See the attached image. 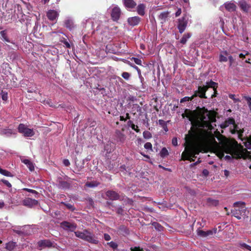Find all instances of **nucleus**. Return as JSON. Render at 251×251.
<instances>
[{"label": "nucleus", "mask_w": 251, "mask_h": 251, "mask_svg": "<svg viewBox=\"0 0 251 251\" xmlns=\"http://www.w3.org/2000/svg\"><path fill=\"white\" fill-rule=\"evenodd\" d=\"M191 122L192 127L195 128L194 133L189 131L190 134L186 135L184 151L182 153L181 159L183 160L193 161V158L201 151V147L194 144V139L196 135L202 138L209 136L208 130L213 129L212 123L216 121L215 118L210 115V112L205 109H201L195 115L187 116Z\"/></svg>", "instance_id": "nucleus-1"}, {"label": "nucleus", "mask_w": 251, "mask_h": 251, "mask_svg": "<svg viewBox=\"0 0 251 251\" xmlns=\"http://www.w3.org/2000/svg\"><path fill=\"white\" fill-rule=\"evenodd\" d=\"M215 152L217 156L222 158L225 153L230 154L233 157L240 158L243 157L246 150L238 145L236 141H226L220 145L216 142L214 143Z\"/></svg>", "instance_id": "nucleus-2"}, {"label": "nucleus", "mask_w": 251, "mask_h": 251, "mask_svg": "<svg viewBox=\"0 0 251 251\" xmlns=\"http://www.w3.org/2000/svg\"><path fill=\"white\" fill-rule=\"evenodd\" d=\"M87 23L88 25L92 27L94 30L100 31L101 33L105 31L108 26L107 21L103 16H101L100 19L95 20L93 22L88 20Z\"/></svg>", "instance_id": "nucleus-3"}, {"label": "nucleus", "mask_w": 251, "mask_h": 251, "mask_svg": "<svg viewBox=\"0 0 251 251\" xmlns=\"http://www.w3.org/2000/svg\"><path fill=\"white\" fill-rule=\"evenodd\" d=\"M75 234L77 237L89 243L94 244H98L99 243L98 238L87 229H85L83 231H75Z\"/></svg>", "instance_id": "nucleus-4"}, {"label": "nucleus", "mask_w": 251, "mask_h": 251, "mask_svg": "<svg viewBox=\"0 0 251 251\" xmlns=\"http://www.w3.org/2000/svg\"><path fill=\"white\" fill-rule=\"evenodd\" d=\"M234 209L231 210L232 214L237 219H241V217L246 215L247 208L245 203L243 201H237L233 203Z\"/></svg>", "instance_id": "nucleus-5"}, {"label": "nucleus", "mask_w": 251, "mask_h": 251, "mask_svg": "<svg viewBox=\"0 0 251 251\" xmlns=\"http://www.w3.org/2000/svg\"><path fill=\"white\" fill-rule=\"evenodd\" d=\"M189 16L187 14H184L183 16L177 20V27L179 33H183L185 30L189 21Z\"/></svg>", "instance_id": "nucleus-6"}, {"label": "nucleus", "mask_w": 251, "mask_h": 251, "mask_svg": "<svg viewBox=\"0 0 251 251\" xmlns=\"http://www.w3.org/2000/svg\"><path fill=\"white\" fill-rule=\"evenodd\" d=\"M18 131L25 137H32L34 135V132L31 129L28 128L23 124H20L18 126Z\"/></svg>", "instance_id": "nucleus-7"}, {"label": "nucleus", "mask_w": 251, "mask_h": 251, "mask_svg": "<svg viewBox=\"0 0 251 251\" xmlns=\"http://www.w3.org/2000/svg\"><path fill=\"white\" fill-rule=\"evenodd\" d=\"M108 10L111 12V16L112 20L114 21H118L121 14L120 8L117 5H112Z\"/></svg>", "instance_id": "nucleus-8"}, {"label": "nucleus", "mask_w": 251, "mask_h": 251, "mask_svg": "<svg viewBox=\"0 0 251 251\" xmlns=\"http://www.w3.org/2000/svg\"><path fill=\"white\" fill-rule=\"evenodd\" d=\"M61 227L67 231L73 232L76 228V225L67 221H63L61 223Z\"/></svg>", "instance_id": "nucleus-9"}, {"label": "nucleus", "mask_w": 251, "mask_h": 251, "mask_svg": "<svg viewBox=\"0 0 251 251\" xmlns=\"http://www.w3.org/2000/svg\"><path fill=\"white\" fill-rule=\"evenodd\" d=\"M38 245L39 247H53L57 248L58 247L56 244L51 242L49 240H44L39 241L38 242Z\"/></svg>", "instance_id": "nucleus-10"}, {"label": "nucleus", "mask_w": 251, "mask_h": 251, "mask_svg": "<svg viewBox=\"0 0 251 251\" xmlns=\"http://www.w3.org/2000/svg\"><path fill=\"white\" fill-rule=\"evenodd\" d=\"M38 203V202L37 200L29 198H25L23 201V204L28 207H32L33 206L37 205Z\"/></svg>", "instance_id": "nucleus-11"}, {"label": "nucleus", "mask_w": 251, "mask_h": 251, "mask_svg": "<svg viewBox=\"0 0 251 251\" xmlns=\"http://www.w3.org/2000/svg\"><path fill=\"white\" fill-rule=\"evenodd\" d=\"M224 8L229 12H233L236 10V6L233 2H226L220 7L221 10H223Z\"/></svg>", "instance_id": "nucleus-12"}, {"label": "nucleus", "mask_w": 251, "mask_h": 251, "mask_svg": "<svg viewBox=\"0 0 251 251\" xmlns=\"http://www.w3.org/2000/svg\"><path fill=\"white\" fill-rule=\"evenodd\" d=\"M230 125H232L233 126L234 129L235 130H237L236 128L237 126L235 124V121L232 118H228V119H227L226 121H225V122H224L221 125V127L222 128H225Z\"/></svg>", "instance_id": "nucleus-13"}, {"label": "nucleus", "mask_w": 251, "mask_h": 251, "mask_svg": "<svg viewBox=\"0 0 251 251\" xmlns=\"http://www.w3.org/2000/svg\"><path fill=\"white\" fill-rule=\"evenodd\" d=\"M207 89V86H199L198 88V90L196 91L194 94H197V96H199L201 98H206L205 97V92L206 91Z\"/></svg>", "instance_id": "nucleus-14"}, {"label": "nucleus", "mask_w": 251, "mask_h": 251, "mask_svg": "<svg viewBox=\"0 0 251 251\" xmlns=\"http://www.w3.org/2000/svg\"><path fill=\"white\" fill-rule=\"evenodd\" d=\"M106 196L110 200H117L119 199V195L115 191L112 190L107 191L106 192Z\"/></svg>", "instance_id": "nucleus-15"}, {"label": "nucleus", "mask_w": 251, "mask_h": 251, "mask_svg": "<svg viewBox=\"0 0 251 251\" xmlns=\"http://www.w3.org/2000/svg\"><path fill=\"white\" fill-rule=\"evenodd\" d=\"M58 12L54 10H50L47 14L48 19L51 21L55 20L58 16Z\"/></svg>", "instance_id": "nucleus-16"}, {"label": "nucleus", "mask_w": 251, "mask_h": 251, "mask_svg": "<svg viewBox=\"0 0 251 251\" xmlns=\"http://www.w3.org/2000/svg\"><path fill=\"white\" fill-rule=\"evenodd\" d=\"M140 18L138 16L130 17L127 19L128 24L132 26L137 25L140 22Z\"/></svg>", "instance_id": "nucleus-17"}, {"label": "nucleus", "mask_w": 251, "mask_h": 251, "mask_svg": "<svg viewBox=\"0 0 251 251\" xmlns=\"http://www.w3.org/2000/svg\"><path fill=\"white\" fill-rule=\"evenodd\" d=\"M238 5L242 10L245 12H248L250 5L244 0H240L239 1Z\"/></svg>", "instance_id": "nucleus-18"}, {"label": "nucleus", "mask_w": 251, "mask_h": 251, "mask_svg": "<svg viewBox=\"0 0 251 251\" xmlns=\"http://www.w3.org/2000/svg\"><path fill=\"white\" fill-rule=\"evenodd\" d=\"M21 161L26 165L29 171L31 172L34 171V165L30 160L27 159H21Z\"/></svg>", "instance_id": "nucleus-19"}, {"label": "nucleus", "mask_w": 251, "mask_h": 251, "mask_svg": "<svg viewBox=\"0 0 251 251\" xmlns=\"http://www.w3.org/2000/svg\"><path fill=\"white\" fill-rule=\"evenodd\" d=\"M124 3L127 9L133 8L136 5V3L133 0H124Z\"/></svg>", "instance_id": "nucleus-20"}, {"label": "nucleus", "mask_w": 251, "mask_h": 251, "mask_svg": "<svg viewBox=\"0 0 251 251\" xmlns=\"http://www.w3.org/2000/svg\"><path fill=\"white\" fill-rule=\"evenodd\" d=\"M146 5L143 3L139 4L136 8L137 13L141 16H144L145 14Z\"/></svg>", "instance_id": "nucleus-21"}, {"label": "nucleus", "mask_w": 251, "mask_h": 251, "mask_svg": "<svg viewBox=\"0 0 251 251\" xmlns=\"http://www.w3.org/2000/svg\"><path fill=\"white\" fill-rule=\"evenodd\" d=\"M209 230L207 231H203L202 230L199 229L197 230V234L201 237H207L211 236V233Z\"/></svg>", "instance_id": "nucleus-22"}, {"label": "nucleus", "mask_w": 251, "mask_h": 251, "mask_svg": "<svg viewBox=\"0 0 251 251\" xmlns=\"http://www.w3.org/2000/svg\"><path fill=\"white\" fill-rule=\"evenodd\" d=\"M0 34L1 37V39L6 42L7 43H10L13 44H14V42L13 41H11L8 37L7 35V33L5 30H2L0 32Z\"/></svg>", "instance_id": "nucleus-23"}, {"label": "nucleus", "mask_w": 251, "mask_h": 251, "mask_svg": "<svg viewBox=\"0 0 251 251\" xmlns=\"http://www.w3.org/2000/svg\"><path fill=\"white\" fill-rule=\"evenodd\" d=\"M50 35L53 37H57L59 40V41L63 43L65 41L66 39L63 37H60V34H63V32L60 31H52L50 33Z\"/></svg>", "instance_id": "nucleus-24"}, {"label": "nucleus", "mask_w": 251, "mask_h": 251, "mask_svg": "<svg viewBox=\"0 0 251 251\" xmlns=\"http://www.w3.org/2000/svg\"><path fill=\"white\" fill-rule=\"evenodd\" d=\"M58 185L59 188L62 189H69L71 186L70 183L65 181H60Z\"/></svg>", "instance_id": "nucleus-25"}, {"label": "nucleus", "mask_w": 251, "mask_h": 251, "mask_svg": "<svg viewBox=\"0 0 251 251\" xmlns=\"http://www.w3.org/2000/svg\"><path fill=\"white\" fill-rule=\"evenodd\" d=\"M0 134L9 137L11 135L15 134V133L10 129H3L0 130Z\"/></svg>", "instance_id": "nucleus-26"}, {"label": "nucleus", "mask_w": 251, "mask_h": 251, "mask_svg": "<svg viewBox=\"0 0 251 251\" xmlns=\"http://www.w3.org/2000/svg\"><path fill=\"white\" fill-rule=\"evenodd\" d=\"M228 53L226 51H222L219 55V61L220 62H226Z\"/></svg>", "instance_id": "nucleus-27"}, {"label": "nucleus", "mask_w": 251, "mask_h": 251, "mask_svg": "<svg viewBox=\"0 0 251 251\" xmlns=\"http://www.w3.org/2000/svg\"><path fill=\"white\" fill-rule=\"evenodd\" d=\"M65 26L69 30H72L74 27L75 25L74 23L71 20H67L65 22Z\"/></svg>", "instance_id": "nucleus-28"}, {"label": "nucleus", "mask_w": 251, "mask_h": 251, "mask_svg": "<svg viewBox=\"0 0 251 251\" xmlns=\"http://www.w3.org/2000/svg\"><path fill=\"white\" fill-rule=\"evenodd\" d=\"M169 13L167 11L163 12L159 15V19L162 21V23L165 22L168 17Z\"/></svg>", "instance_id": "nucleus-29"}, {"label": "nucleus", "mask_w": 251, "mask_h": 251, "mask_svg": "<svg viewBox=\"0 0 251 251\" xmlns=\"http://www.w3.org/2000/svg\"><path fill=\"white\" fill-rule=\"evenodd\" d=\"M191 36V34L190 33H185L182 38L181 39L180 42L182 44H185L188 39H189Z\"/></svg>", "instance_id": "nucleus-30"}, {"label": "nucleus", "mask_w": 251, "mask_h": 251, "mask_svg": "<svg viewBox=\"0 0 251 251\" xmlns=\"http://www.w3.org/2000/svg\"><path fill=\"white\" fill-rule=\"evenodd\" d=\"M197 96V94H194L191 97H185L181 99H180V102L183 103L185 102L189 101L190 100H192L195 97Z\"/></svg>", "instance_id": "nucleus-31"}, {"label": "nucleus", "mask_w": 251, "mask_h": 251, "mask_svg": "<svg viewBox=\"0 0 251 251\" xmlns=\"http://www.w3.org/2000/svg\"><path fill=\"white\" fill-rule=\"evenodd\" d=\"M207 202L209 205L213 206H216L219 204V201L218 200L210 198L207 199Z\"/></svg>", "instance_id": "nucleus-32"}, {"label": "nucleus", "mask_w": 251, "mask_h": 251, "mask_svg": "<svg viewBox=\"0 0 251 251\" xmlns=\"http://www.w3.org/2000/svg\"><path fill=\"white\" fill-rule=\"evenodd\" d=\"M206 84H207V85L206 86H207V88L208 87L212 88L213 89V90L214 91V92L215 91L216 88L217 86V83H216L212 80H210L209 82H207Z\"/></svg>", "instance_id": "nucleus-33"}, {"label": "nucleus", "mask_w": 251, "mask_h": 251, "mask_svg": "<svg viewBox=\"0 0 251 251\" xmlns=\"http://www.w3.org/2000/svg\"><path fill=\"white\" fill-rule=\"evenodd\" d=\"M116 134L117 135L118 140L119 141L123 142L125 141L126 137L124 134L121 133L120 131H118L116 132Z\"/></svg>", "instance_id": "nucleus-34"}, {"label": "nucleus", "mask_w": 251, "mask_h": 251, "mask_svg": "<svg viewBox=\"0 0 251 251\" xmlns=\"http://www.w3.org/2000/svg\"><path fill=\"white\" fill-rule=\"evenodd\" d=\"M99 185V183L96 181H93L91 182H88L86 183L85 185L90 188H94L98 186Z\"/></svg>", "instance_id": "nucleus-35"}, {"label": "nucleus", "mask_w": 251, "mask_h": 251, "mask_svg": "<svg viewBox=\"0 0 251 251\" xmlns=\"http://www.w3.org/2000/svg\"><path fill=\"white\" fill-rule=\"evenodd\" d=\"M0 174L6 176L13 177V175L9 171L0 168Z\"/></svg>", "instance_id": "nucleus-36"}, {"label": "nucleus", "mask_w": 251, "mask_h": 251, "mask_svg": "<svg viewBox=\"0 0 251 251\" xmlns=\"http://www.w3.org/2000/svg\"><path fill=\"white\" fill-rule=\"evenodd\" d=\"M169 154V152L166 148L162 149L160 152V155L161 157L164 158Z\"/></svg>", "instance_id": "nucleus-37"}, {"label": "nucleus", "mask_w": 251, "mask_h": 251, "mask_svg": "<svg viewBox=\"0 0 251 251\" xmlns=\"http://www.w3.org/2000/svg\"><path fill=\"white\" fill-rule=\"evenodd\" d=\"M240 247L243 250H246L249 251H251V246L247 245L246 243H242L240 244Z\"/></svg>", "instance_id": "nucleus-38"}, {"label": "nucleus", "mask_w": 251, "mask_h": 251, "mask_svg": "<svg viewBox=\"0 0 251 251\" xmlns=\"http://www.w3.org/2000/svg\"><path fill=\"white\" fill-rule=\"evenodd\" d=\"M15 246V243L14 242H9L6 245V249L9 251H11L14 249Z\"/></svg>", "instance_id": "nucleus-39"}, {"label": "nucleus", "mask_w": 251, "mask_h": 251, "mask_svg": "<svg viewBox=\"0 0 251 251\" xmlns=\"http://www.w3.org/2000/svg\"><path fill=\"white\" fill-rule=\"evenodd\" d=\"M244 144L247 149L251 150V139H247Z\"/></svg>", "instance_id": "nucleus-40"}, {"label": "nucleus", "mask_w": 251, "mask_h": 251, "mask_svg": "<svg viewBox=\"0 0 251 251\" xmlns=\"http://www.w3.org/2000/svg\"><path fill=\"white\" fill-rule=\"evenodd\" d=\"M143 134L144 138L145 139H150L152 137L151 134L148 131H144Z\"/></svg>", "instance_id": "nucleus-41"}, {"label": "nucleus", "mask_w": 251, "mask_h": 251, "mask_svg": "<svg viewBox=\"0 0 251 251\" xmlns=\"http://www.w3.org/2000/svg\"><path fill=\"white\" fill-rule=\"evenodd\" d=\"M122 76L126 80H128L130 76V75L127 72H124L122 74Z\"/></svg>", "instance_id": "nucleus-42"}, {"label": "nucleus", "mask_w": 251, "mask_h": 251, "mask_svg": "<svg viewBox=\"0 0 251 251\" xmlns=\"http://www.w3.org/2000/svg\"><path fill=\"white\" fill-rule=\"evenodd\" d=\"M136 64L141 65L142 61L140 59L136 57H132L131 59Z\"/></svg>", "instance_id": "nucleus-43"}, {"label": "nucleus", "mask_w": 251, "mask_h": 251, "mask_svg": "<svg viewBox=\"0 0 251 251\" xmlns=\"http://www.w3.org/2000/svg\"><path fill=\"white\" fill-rule=\"evenodd\" d=\"M107 244L109 245V246L113 249H116L118 247V245L115 242L113 241L108 243Z\"/></svg>", "instance_id": "nucleus-44"}, {"label": "nucleus", "mask_w": 251, "mask_h": 251, "mask_svg": "<svg viewBox=\"0 0 251 251\" xmlns=\"http://www.w3.org/2000/svg\"><path fill=\"white\" fill-rule=\"evenodd\" d=\"M24 190L26 191H27L28 192H30V193L35 194V197H36V195H38L39 194L37 191H36L35 190H32V189H28V188H24Z\"/></svg>", "instance_id": "nucleus-45"}, {"label": "nucleus", "mask_w": 251, "mask_h": 251, "mask_svg": "<svg viewBox=\"0 0 251 251\" xmlns=\"http://www.w3.org/2000/svg\"><path fill=\"white\" fill-rule=\"evenodd\" d=\"M144 148L146 149V150H152V145L151 143L150 142H147L144 145Z\"/></svg>", "instance_id": "nucleus-46"}, {"label": "nucleus", "mask_w": 251, "mask_h": 251, "mask_svg": "<svg viewBox=\"0 0 251 251\" xmlns=\"http://www.w3.org/2000/svg\"><path fill=\"white\" fill-rule=\"evenodd\" d=\"M235 96L234 94H229V98L234 100V102H237L240 101V100L239 99L235 98Z\"/></svg>", "instance_id": "nucleus-47"}, {"label": "nucleus", "mask_w": 251, "mask_h": 251, "mask_svg": "<svg viewBox=\"0 0 251 251\" xmlns=\"http://www.w3.org/2000/svg\"><path fill=\"white\" fill-rule=\"evenodd\" d=\"M1 181L3 182L4 184H5L6 186H7L9 188L11 187L12 185L10 184V183L7 180L5 179H1Z\"/></svg>", "instance_id": "nucleus-48"}, {"label": "nucleus", "mask_w": 251, "mask_h": 251, "mask_svg": "<svg viewBox=\"0 0 251 251\" xmlns=\"http://www.w3.org/2000/svg\"><path fill=\"white\" fill-rule=\"evenodd\" d=\"M153 225L154 226L156 229L158 230H161L162 229V227L158 223H154Z\"/></svg>", "instance_id": "nucleus-49"}, {"label": "nucleus", "mask_w": 251, "mask_h": 251, "mask_svg": "<svg viewBox=\"0 0 251 251\" xmlns=\"http://www.w3.org/2000/svg\"><path fill=\"white\" fill-rule=\"evenodd\" d=\"M169 122V121L165 122L163 120H158V124L162 127L164 126V125H165L167 124V123Z\"/></svg>", "instance_id": "nucleus-50"}, {"label": "nucleus", "mask_w": 251, "mask_h": 251, "mask_svg": "<svg viewBox=\"0 0 251 251\" xmlns=\"http://www.w3.org/2000/svg\"><path fill=\"white\" fill-rule=\"evenodd\" d=\"M1 98H2V100H5V101L6 100L8 99L7 93L2 92Z\"/></svg>", "instance_id": "nucleus-51"}, {"label": "nucleus", "mask_w": 251, "mask_h": 251, "mask_svg": "<svg viewBox=\"0 0 251 251\" xmlns=\"http://www.w3.org/2000/svg\"><path fill=\"white\" fill-rule=\"evenodd\" d=\"M172 143L173 146H177V140L176 137H174L172 141Z\"/></svg>", "instance_id": "nucleus-52"}, {"label": "nucleus", "mask_w": 251, "mask_h": 251, "mask_svg": "<svg viewBox=\"0 0 251 251\" xmlns=\"http://www.w3.org/2000/svg\"><path fill=\"white\" fill-rule=\"evenodd\" d=\"M104 239L106 241H109L111 239V237L108 234L104 233Z\"/></svg>", "instance_id": "nucleus-53"}, {"label": "nucleus", "mask_w": 251, "mask_h": 251, "mask_svg": "<svg viewBox=\"0 0 251 251\" xmlns=\"http://www.w3.org/2000/svg\"><path fill=\"white\" fill-rule=\"evenodd\" d=\"M63 44H64L65 46L67 48H71V45H70V44L69 43V42L67 40L64 41V42H63Z\"/></svg>", "instance_id": "nucleus-54"}, {"label": "nucleus", "mask_w": 251, "mask_h": 251, "mask_svg": "<svg viewBox=\"0 0 251 251\" xmlns=\"http://www.w3.org/2000/svg\"><path fill=\"white\" fill-rule=\"evenodd\" d=\"M181 13V8H178L176 12L175 13L176 17H178Z\"/></svg>", "instance_id": "nucleus-55"}, {"label": "nucleus", "mask_w": 251, "mask_h": 251, "mask_svg": "<svg viewBox=\"0 0 251 251\" xmlns=\"http://www.w3.org/2000/svg\"><path fill=\"white\" fill-rule=\"evenodd\" d=\"M63 164L65 166H69L70 163L68 159H64L63 160Z\"/></svg>", "instance_id": "nucleus-56"}, {"label": "nucleus", "mask_w": 251, "mask_h": 251, "mask_svg": "<svg viewBox=\"0 0 251 251\" xmlns=\"http://www.w3.org/2000/svg\"><path fill=\"white\" fill-rule=\"evenodd\" d=\"M217 228H213L211 230H209L210 232H211L212 233H211V236H213V235H214L217 232Z\"/></svg>", "instance_id": "nucleus-57"}, {"label": "nucleus", "mask_w": 251, "mask_h": 251, "mask_svg": "<svg viewBox=\"0 0 251 251\" xmlns=\"http://www.w3.org/2000/svg\"><path fill=\"white\" fill-rule=\"evenodd\" d=\"M202 174L203 175V176H206L209 174V171L207 169H204L202 171Z\"/></svg>", "instance_id": "nucleus-58"}, {"label": "nucleus", "mask_w": 251, "mask_h": 251, "mask_svg": "<svg viewBox=\"0 0 251 251\" xmlns=\"http://www.w3.org/2000/svg\"><path fill=\"white\" fill-rule=\"evenodd\" d=\"M228 58L229 61L230 62V66H231L234 61L233 58L231 55H230V56L228 55Z\"/></svg>", "instance_id": "nucleus-59"}, {"label": "nucleus", "mask_w": 251, "mask_h": 251, "mask_svg": "<svg viewBox=\"0 0 251 251\" xmlns=\"http://www.w3.org/2000/svg\"><path fill=\"white\" fill-rule=\"evenodd\" d=\"M249 54L248 51H246V54H244V53H241L239 54V57L240 58H244L245 57L246 55H248Z\"/></svg>", "instance_id": "nucleus-60"}, {"label": "nucleus", "mask_w": 251, "mask_h": 251, "mask_svg": "<svg viewBox=\"0 0 251 251\" xmlns=\"http://www.w3.org/2000/svg\"><path fill=\"white\" fill-rule=\"evenodd\" d=\"M132 67L135 69V70H136L138 72V73L139 75H141V71L138 68V67L135 65H134V66H132Z\"/></svg>", "instance_id": "nucleus-61"}, {"label": "nucleus", "mask_w": 251, "mask_h": 251, "mask_svg": "<svg viewBox=\"0 0 251 251\" xmlns=\"http://www.w3.org/2000/svg\"><path fill=\"white\" fill-rule=\"evenodd\" d=\"M66 206L70 209L72 210H74V209L73 208V206L70 204V203H68V204H66Z\"/></svg>", "instance_id": "nucleus-62"}, {"label": "nucleus", "mask_w": 251, "mask_h": 251, "mask_svg": "<svg viewBox=\"0 0 251 251\" xmlns=\"http://www.w3.org/2000/svg\"><path fill=\"white\" fill-rule=\"evenodd\" d=\"M224 175L226 176V177H227L229 175V172L227 170H225L224 171Z\"/></svg>", "instance_id": "nucleus-63"}, {"label": "nucleus", "mask_w": 251, "mask_h": 251, "mask_svg": "<svg viewBox=\"0 0 251 251\" xmlns=\"http://www.w3.org/2000/svg\"><path fill=\"white\" fill-rule=\"evenodd\" d=\"M163 129L166 131V132H167L168 131V128L167 127V124L165 125H164V126H162V127Z\"/></svg>", "instance_id": "nucleus-64"}]
</instances>
